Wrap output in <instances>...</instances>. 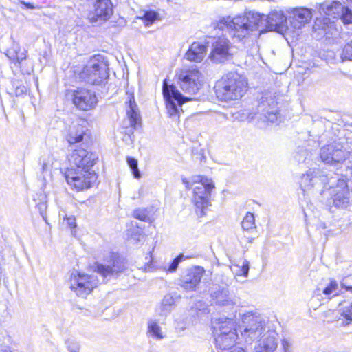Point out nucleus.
<instances>
[{
	"label": "nucleus",
	"mask_w": 352,
	"mask_h": 352,
	"mask_svg": "<svg viewBox=\"0 0 352 352\" xmlns=\"http://www.w3.org/2000/svg\"><path fill=\"white\" fill-rule=\"evenodd\" d=\"M69 160L70 167L65 172L67 183L78 191L90 188L98 177L93 167L98 160V155L80 148L73 151Z\"/></svg>",
	"instance_id": "1"
},
{
	"label": "nucleus",
	"mask_w": 352,
	"mask_h": 352,
	"mask_svg": "<svg viewBox=\"0 0 352 352\" xmlns=\"http://www.w3.org/2000/svg\"><path fill=\"white\" fill-rule=\"evenodd\" d=\"M344 144V138L335 139L320 148V157L324 163L336 167L338 175L350 179L352 177V157Z\"/></svg>",
	"instance_id": "2"
},
{
	"label": "nucleus",
	"mask_w": 352,
	"mask_h": 352,
	"mask_svg": "<svg viewBox=\"0 0 352 352\" xmlns=\"http://www.w3.org/2000/svg\"><path fill=\"white\" fill-rule=\"evenodd\" d=\"M263 23L261 13L256 11L245 12L243 15L234 18H223L218 23L219 28L228 30L234 38L242 41L252 32L259 30V25Z\"/></svg>",
	"instance_id": "3"
},
{
	"label": "nucleus",
	"mask_w": 352,
	"mask_h": 352,
	"mask_svg": "<svg viewBox=\"0 0 352 352\" xmlns=\"http://www.w3.org/2000/svg\"><path fill=\"white\" fill-rule=\"evenodd\" d=\"M187 189L192 188V202L199 217L206 215V210L211 205V192L214 188L213 182L207 177L197 176L188 179H182Z\"/></svg>",
	"instance_id": "4"
},
{
	"label": "nucleus",
	"mask_w": 352,
	"mask_h": 352,
	"mask_svg": "<svg viewBox=\"0 0 352 352\" xmlns=\"http://www.w3.org/2000/svg\"><path fill=\"white\" fill-rule=\"evenodd\" d=\"M248 82L236 72H229L217 80L214 87L217 97L221 101L235 100L245 92Z\"/></svg>",
	"instance_id": "5"
},
{
	"label": "nucleus",
	"mask_w": 352,
	"mask_h": 352,
	"mask_svg": "<svg viewBox=\"0 0 352 352\" xmlns=\"http://www.w3.org/2000/svg\"><path fill=\"white\" fill-rule=\"evenodd\" d=\"M108 59L101 54L90 58L80 73V78L87 83L100 85L105 84L109 76Z\"/></svg>",
	"instance_id": "6"
},
{
	"label": "nucleus",
	"mask_w": 352,
	"mask_h": 352,
	"mask_svg": "<svg viewBox=\"0 0 352 352\" xmlns=\"http://www.w3.org/2000/svg\"><path fill=\"white\" fill-rule=\"evenodd\" d=\"M239 316L242 320L240 326L241 336L247 344H251L258 340L267 331V329H270L261 317L251 311L243 312L239 309Z\"/></svg>",
	"instance_id": "7"
},
{
	"label": "nucleus",
	"mask_w": 352,
	"mask_h": 352,
	"mask_svg": "<svg viewBox=\"0 0 352 352\" xmlns=\"http://www.w3.org/2000/svg\"><path fill=\"white\" fill-rule=\"evenodd\" d=\"M105 263L95 262L90 268L96 272L102 279L101 284H107L116 279L126 269V263L118 254L111 252L104 259Z\"/></svg>",
	"instance_id": "8"
},
{
	"label": "nucleus",
	"mask_w": 352,
	"mask_h": 352,
	"mask_svg": "<svg viewBox=\"0 0 352 352\" xmlns=\"http://www.w3.org/2000/svg\"><path fill=\"white\" fill-rule=\"evenodd\" d=\"M176 77L177 85L185 94H196L201 87L202 74L195 65L177 71Z\"/></svg>",
	"instance_id": "9"
},
{
	"label": "nucleus",
	"mask_w": 352,
	"mask_h": 352,
	"mask_svg": "<svg viewBox=\"0 0 352 352\" xmlns=\"http://www.w3.org/2000/svg\"><path fill=\"white\" fill-rule=\"evenodd\" d=\"M162 94L166 101L168 114L173 120L179 117V107L189 100L190 98L183 96L174 85H168L164 81Z\"/></svg>",
	"instance_id": "10"
},
{
	"label": "nucleus",
	"mask_w": 352,
	"mask_h": 352,
	"mask_svg": "<svg viewBox=\"0 0 352 352\" xmlns=\"http://www.w3.org/2000/svg\"><path fill=\"white\" fill-rule=\"evenodd\" d=\"M352 182V177L338 179V184L336 187L332 188L329 199V204H332L337 208H348L352 205L350 191L348 188V181Z\"/></svg>",
	"instance_id": "11"
},
{
	"label": "nucleus",
	"mask_w": 352,
	"mask_h": 352,
	"mask_svg": "<svg viewBox=\"0 0 352 352\" xmlns=\"http://www.w3.org/2000/svg\"><path fill=\"white\" fill-rule=\"evenodd\" d=\"M113 13L111 0H90L88 18L91 22L102 23L109 20Z\"/></svg>",
	"instance_id": "12"
},
{
	"label": "nucleus",
	"mask_w": 352,
	"mask_h": 352,
	"mask_svg": "<svg viewBox=\"0 0 352 352\" xmlns=\"http://www.w3.org/2000/svg\"><path fill=\"white\" fill-rule=\"evenodd\" d=\"M327 178L318 170H309L301 176L300 186L304 195L321 192L324 188Z\"/></svg>",
	"instance_id": "13"
},
{
	"label": "nucleus",
	"mask_w": 352,
	"mask_h": 352,
	"mask_svg": "<svg viewBox=\"0 0 352 352\" xmlns=\"http://www.w3.org/2000/svg\"><path fill=\"white\" fill-rule=\"evenodd\" d=\"M275 96L271 92H264L259 99L257 106V113L263 116L266 120L274 123L278 120V111Z\"/></svg>",
	"instance_id": "14"
},
{
	"label": "nucleus",
	"mask_w": 352,
	"mask_h": 352,
	"mask_svg": "<svg viewBox=\"0 0 352 352\" xmlns=\"http://www.w3.org/2000/svg\"><path fill=\"white\" fill-rule=\"evenodd\" d=\"M263 23L260 28H265L269 31L282 32L287 28V17L281 10H273L268 15L261 14Z\"/></svg>",
	"instance_id": "15"
},
{
	"label": "nucleus",
	"mask_w": 352,
	"mask_h": 352,
	"mask_svg": "<svg viewBox=\"0 0 352 352\" xmlns=\"http://www.w3.org/2000/svg\"><path fill=\"white\" fill-rule=\"evenodd\" d=\"M73 102L78 109L88 111L96 107L98 98L94 91L80 88L74 91Z\"/></svg>",
	"instance_id": "16"
},
{
	"label": "nucleus",
	"mask_w": 352,
	"mask_h": 352,
	"mask_svg": "<svg viewBox=\"0 0 352 352\" xmlns=\"http://www.w3.org/2000/svg\"><path fill=\"white\" fill-rule=\"evenodd\" d=\"M229 50V40L224 37H218L214 38L212 43V50L209 57L214 63H223L228 60L230 55Z\"/></svg>",
	"instance_id": "17"
},
{
	"label": "nucleus",
	"mask_w": 352,
	"mask_h": 352,
	"mask_svg": "<svg viewBox=\"0 0 352 352\" xmlns=\"http://www.w3.org/2000/svg\"><path fill=\"white\" fill-rule=\"evenodd\" d=\"M237 309H235V313L233 314L232 317H220L219 318L212 319V328L213 333L216 334H228L231 332H237L236 329V321L234 319L237 318L236 313Z\"/></svg>",
	"instance_id": "18"
},
{
	"label": "nucleus",
	"mask_w": 352,
	"mask_h": 352,
	"mask_svg": "<svg viewBox=\"0 0 352 352\" xmlns=\"http://www.w3.org/2000/svg\"><path fill=\"white\" fill-rule=\"evenodd\" d=\"M312 18V12L310 9L306 8H296L290 12L287 21L294 29H301Z\"/></svg>",
	"instance_id": "19"
},
{
	"label": "nucleus",
	"mask_w": 352,
	"mask_h": 352,
	"mask_svg": "<svg viewBox=\"0 0 352 352\" xmlns=\"http://www.w3.org/2000/svg\"><path fill=\"white\" fill-rule=\"evenodd\" d=\"M278 334L275 330L267 329V331L258 340L256 352H274L278 346Z\"/></svg>",
	"instance_id": "20"
},
{
	"label": "nucleus",
	"mask_w": 352,
	"mask_h": 352,
	"mask_svg": "<svg viewBox=\"0 0 352 352\" xmlns=\"http://www.w3.org/2000/svg\"><path fill=\"white\" fill-rule=\"evenodd\" d=\"M87 131L85 126L78 122H73L69 125L65 138L70 146L80 143L84 140Z\"/></svg>",
	"instance_id": "21"
},
{
	"label": "nucleus",
	"mask_w": 352,
	"mask_h": 352,
	"mask_svg": "<svg viewBox=\"0 0 352 352\" xmlns=\"http://www.w3.org/2000/svg\"><path fill=\"white\" fill-rule=\"evenodd\" d=\"M205 274V270L201 266H193L185 270L182 276L181 280L184 284H189L190 286H197Z\"/></svg>",
	"instance_id": "22"
},
{
	"label": "nucleus",
	"mask_w": 352,
	"mask_h": 352,
	"mask_svg": "<svg viewBox=\"0 0 352 352\" xmlns=\"http://www.w3.org/2000/svg\"><path fill=\"white\" fill-rule=\"evenodd\" d=\"M213 336L216 348L221 351L232 348L239 338L237 332H231L227 335L213 333Z\"/></svg>",
	"instance_id": "23"
},
{
	"label": "nucleus",
	"mask_w": 352,
	"mask_h": 352,
	"mask_svg": "<svg viewBox=\"0 0 352 352\" xmlns=\"http://www.w3.org/2000/svg\"><path fill=\"white\" fill-rule=\"evenodd\" d=\"M206 47L198 42H194L185 54L186 58L194 62H201L206 54Z\"/></svg>",
	"instance_id": "24"
},
{
	"label": "nucleus",
	"mask_w": 352,
	"mask_h": 352,
	"mask_svg": "<svg viewBox=\"0 0 352 352\" xmlns=\"http://www.w3.org/2000/svg\"><path fill=\"white\" fill-rule=\"evenodd\" d=\"M210 298L212 302V305H229L230 302L232 304L236 303V302H233L230 298L228 287H219L218 289L215 291L212 290Z\"/></svg>",
	"instance_id": "25"
},
{
	"label": "nucleus",
	"mask_w": 352,
	"mask_h": 352,
	"mask_svg": "<svg viewBox=\"0 0 352 352\" xmlns=\"http://www.w3.org/2000/svg\"><path fill=\"white\" fill-rule=\"evenodd\" d=\"M313 29L315 32L327 36L329 34H333L332 31L335 29V25L329 17L317 18Z\"/></svg>",
	"instance_id": "26"
},
{
	"label": "nucleus",
	"mask_w": 352,
	"mask_h": 352,
	"mask_svg": "<svg viewBox=\"0 0 352 352\" xmlns=\"http://www.w3.org/2000/svg\"><path fill=\"white\" fill-rule=\"evenodd\" d=\"M146 335L155 340H161L166 337L162 327L159 324V321L155 318L148 319Z\"/></svg>",
	"instance_id": "27"
},
{
	"label": "nucleus",
	"mask_w": 352,
	"mask_h": 352,
	"mask_svg": "<svg viewBox=\"0 0 352 352\" xmlns=\"http://www.w3.org/2000/svg\"><path fill=\"white\" fill-rule=\"evenodd\" d=\"M341 290H338V287H317L313 294V300H330L333 297L340 294Z\"/></svg>",
	"instance_id": "28"
},
{
	"label": "nucleus",
	"mask_w": 352,
	"mask_h": 352,
	"mask_svg": "<svg viewBox=\"0 0 352 352\" xmlns=\"http://www.w3.org/2000/svg\"><path fill=\"white\" fill-rule=\"evenodd\" d=\"M327 9L329 11L328 14H330V12L335 13L334 9L338 12L341 11V19L344 24H351L352 23V11L348 7H345L342 5L340 2H333L331 6H327Z\"/></svg>",
	"instance_id": "29"
},
{
	"label": "nucleus",
	"mask_w": 352,
	"mask_h": 352,
	"mask_svg": "<svg viewBox=\"0 0 352 352\" xmlns=\"http://www.w3.org/2000/svg\"><path fill=\"white\" fill-rule=\"evenodd\" d=\"M6 55L12 62L20 65L21 62L27 58V51L25 49L21 51L19 45L14 43L12 47L7 50Z\"/></svg>",
	"instance_id": "30"
},
{
	"label": "nucleus",
	"mask_w": 352,
	"mask_h": 352,
	"mask_svg": "<svg viewBox=\"0 0 352 352\" xmlns=\"http://www.w3.org/2000/svg\"><path fill=\"white\" fill-rule=\"evenodd\" d=\"M210 312V309L207 304L201 300L197 301L190 309L189 314L195 320L200 319L207 316Z\"/></svg>",
	"instance_id": "31"
},
{
	"label": "nucleus",
	"mask_w": 352,
	"mask_h": 352,
	"mask_svg": "<svg viewBox=\"0 0 352 352\" xmlns=\"http://www.w3.org/2000/svg\"><path fill=\"white\" fill-rule=\"evenodd\" d=\"M126 114L129 119L130 125L134 129L140 121V116L137 111V104L135 103L134 97L130 98L129 101L128 107L126 109Z\"/></svg>",
	"instance_id": "32"
},
{
	"label": "nucleus",
	"mask_w": 352,
	"mask_h": 352,
	"mask_svg": "<svg viewBox=\"0 0 352 352\" xmlns=\"http://www.w3.org/2000/svg\"><path fill=\"white\" fill-rule=\"evenodd\" d=\"M78 278H76V275L72 273V276H74V279L76 280L77 285L76 286H86V284L90 283L91 286H94L93 283L96 285L94 282L95 277L93 275H88L86 274L80 273L76 272ZM96 286V285H94Z\"/></svg>",
	"instance_id": "33"
},
{
	"label": "nucleus",
	"mask_w": 352,
	"mask_h": 352,
	"mask_svg": "<svg viewBox=\"0 0 352 352\" xmlns=\"http://www.w3.org/2000/svg\"><path fill=\"white\" fill-rule=\"evenodd\" d=\"M126 162L131 168L133 177L135 179H140L141 177V173L138 169V160L133 157H128L126 158Z\"/></svg>",
	"instance_id": "34"
},
{
	"label": "nucleus",
	"mask_w": 352,
	"mask_h": 352,
	"mask_svg": "<svg viewBox=\"0 0 352 352\" xmlns=\"http://www.w3.org/2000/svg\"><path fill=\"white\" fill-rule=\"evenodd\" d=\"M188 258V256H185L183 253H180L168 265L167 268H165L168 272H174L178 268L179 263L184 259Z\"/></svg>",
	"instance_id": "35"
},
{
	"label": "nucleus",
	"mask_w": 352,
	"mask_h": 352,
	"mask_svg": "<svg viewBox=\"0 0 352 352\" xmlns=\"http://www.w3.org/2000/svg\"><path fill=\"white\" fill-rule=\"evenodd\" d=\"M133 217L144 222H151L149 212L146 209H138L133 212Z\"/></svg>",
	"instance_id": "36"
},
{
	"label": "nucleus",
	"mask_w": 352,
	"mask_h": 352,
	"mask_svg": "<svg viewBox=\"0 0 352 352\" xmlns=\"http://www.w3.org/2000/svg\"><path fill=\"white\" fill-rule=\"evenodd\" d=\"M254 225V216L252 213L248 212L243 218L241 226L243 230H248L252 229Z\"/></svg>",
	"instance_id": "37"
},
{
	"label": "nucleus",
	"mask_w": 352,
	"mask_h": 352,
	"mask_svg": "<svg viewBox=\"0 0 352 352\" xmlns=\"http://www.w3.org/2000/svg\"><path fill=\"white\" fill-rule=\"evenodd\" d=\"M159 14L153 10H149L144 12L142 19L144 21L146 25L153 24L155 21L157 19Z\"/></svg>",
	"instance_id": "38"
},
{
	"label": "nucleus",
	"mask_w": 352,
	"mask_h": 352,
	"mask_svg": "<svg viewBox=\"0 0 352 352\" xmlns=\"http://www.w3.org/2000/svg\"><path fill=\"white\" fill-rule=\"evenodd\" d=\"M309 156V152L303 147H298L296 151L294 158L299 163L305 162Z\"/></svg>",
	"instance_id": "39"
},
{
	"label": "nucleus",
	"mask_w": 352,
	"mask_h": 352,
	"mask_svg": "<svg viewBox=\"0 0 352 352\" xmlns=\"http://www.w3.org/2000/svg\"><path fill=\"white\" fill-rule=\"evenodd\" d=\"M94 287H70L71 291L78 297L85 298Z\"/></svg>",
	"instance_id": "40"
},
{
	"label": "nucleus",
	"mask_w": 352,
	"mask_h": 352,
	"mask_svg": "<svg viewBox=\"0 0 352 352\" xmlns=\"http://www.w3.org/2000/svg\"><path fill=\"white\" fill-rule=\"evenodd\" d=\"M341 58L342 60H352V40L347 43L342 52Z\"/></svg>",
	"instance_id": "41"
},
{
	"label": "nucleus",
	"mask_w": 352,
	"mask_h": 352,
	"mask_svg": "<svg viewBox=\"0 0 352 352\" xmlns=\"http://www.w3.org/2000/svg\"><path fill=\"white\" fill-rule=\"evenodd\" d=\"M172 310L173 309L171 307H169L166 305V303L162 302L161 305L156 308L155 311L158 316L166 318L170 314Z\"/></svg>",
	"instance_id": "42"
},
{
	"label": "nucleus",
	"mask_w": 352,
	"mask_h": 352,
	"mask_svg": "<svg viewBox=\"0 0 352 352\" xmlns=\"http://www.w3.org/2000/svg\"><path fill=\"white\" fill-rule=\"evenodd\" d=\"M39 164L41 166V173L43 174L49 173L50 171L51 164L46 157H41L39 159Z\"/></svg>",
	"instance_id": "43"
},
{
	"label": "nucleus",
	"mask_w": 352,
	"mask_h": 352,
	"mask_svg": "<svg viewBox=\"0 0 352 352\" xmlns=\"http://www.w3.org/2000/svg\"><path fill=\"white\" fill-rule=\"evenodd\" d=\"M129 232L131 238L135 240L137 242H140L144 239V234L142 230H140L138 229H131Z\"/></svg>",
	"instance_id": "44"
},
{
	"label": "nucleus",
	"mask_w": 352,
	"mask_h": 352,
	"mask_svg": "<svg viewBox=\"0 0 352 352\" xmlns=\"http://www.w3.org/2000/svg\"><path fill=\"white\" fill-rule=\"evenodd\" d=\"M36 208H38V210L41 214V216L43 217V219L46 221V210H47V204L46 201H41L36 204Z\"/></svg>",
	"instance_id": "45"
},
{
	"label": "nucleus",
	"mask_w": 352,
	"mask_h": 352,
	"mask_svg": "<svg viewBox=\"0 0 352 352\" xmlns=\"http://www.w3.org/2000/svg\"><path fill=\"white\" fill-rule=\"evenodd\" d=\"M27 93V88L23 85H16L14 90L16 96H23Z\"/></svg>",
	"instance_id": "46"
},
{
	"label": "nucleus",
	"mask_w": 352,
	"mask_h": 352,
	"mask_svg": "<svg viewBox=\"0 0 352 352\" xmlns=\"http://www.w3.org/2000/svg\"><path fill=\"white\" fill-rule=\"evenodd\" d=\"M162 302L166 303V305L171 307V308L173 309L175 305V298L171 295H166Z\"/></svg>",
	"instance_id": "47"
},
{
	"label": "nucleus",
	"mask_w": 352,
	"mask_h": 352,
	"mask_svg": "<svg viewBox=\"0 0 352 352\" xmlns=\"http://www.w3.org/2000/svg\"><path fill=\"white\" fill-rule=\"evenodd\" d=\"M189 323L190 322H188L187 321H184V322L177 321L176 326H175V329H176L177 331L180 332V331H183L186 330L188 328Z\"/></svg>",
	"instance_id": "48"
},
{
	"label": "nucleus",
	"mask_w": 352,
	"mask_h": 352,
	"mask_svg": "<svg viewBox=\"0 0 352 352\" xmlns=\"http://www.w3.org/2000/svg\"><path fill=\"white\" fill-rule=\"evenodd\" d=\"M241 271L243 276H248L249 272V261L247 260L243 261Z\"/></svg>",
	"instance_id": "49"
},
{
	"label": "nucleus",
	"mask_w": 352,
	"mask_h": 352,
	"mask_svg": "<svg viewBox=\"0 0 352 352\" xmlns=\"http://www.w3.org/2000/svg\"><path fill=\"white\" fill-rule=\"evenodd\" d=\"M281 345H282V349H283V352H289V349L290 347V344H289V341H287L285 339H283L282 340Z\"/></svg>",
	"instance_id": "50"
},
{
	"label": "nucleus",
	"mask_w": 352,
	"mask_h": 352,
	"mask_svg": "<svg viewBox=\"0 0 352 352\" xmlns=\"http://www.w3.org/2000/svg\"><path fill=\"white\" fill-rule=\"evenodd\" d=\"M67 224L71 228H75L76 226V219L73 217H69L67 219Z\"/></svg>",
	"instance_id": "51"
},
{
	"label": "nucleus",
	"mask_w": 352,
	"mask_h": 352,
	"mask_svg": "<svg viewBox=\"0 0 352 352\" xmlns=\"http://www.w3.org/2000/svg\"><path fill=\"white\" fill-rule=\"evenodd\" d=\"M21 3L23 4L26 8L28 9H34L35 8V6L34 4L29 3V2H25L24 1H21Z\"/></svg>",
	"instance_id": "52"
},
{
	"label": "nucleus",
	"mask_w": 352,
	"mask_h": 352,
	"mask_svg": "<svg viewBox=\"0 0 352 352\" xmlns=\"http://www.w3.org/2000/svg\"><path fill=\"white\" fill-rule=\"evenodd\" d=\"M0 352H12L8 346L0 348Z\"/></svg>",
	"instance_id": "53"
},
{
	"label": "nucleus",
	"mask_w": 352,
	"mask_h": 352,
	"mask_svg": "<svg viewBox=\"0 0 352 352\" xmlns=\"http://www.w3.org/2000/svg\"><path fill=\"white\" fill-rule=\"evenodd\" d=\"M327 286H333V287H336V286H338V283L336 280H331L329 285Z\"/></svg>",
	"instance_id": "54"
},
{
	"label": "nucleus",
	"mask_w": 352,
	"mask_h": 352,
	"mask_svg": "<svg viewBox=\"0 0 352 352\" xmlns=\"http://www.w3.org/2000/svg\"><path fill=\"white\" fill-rule=\"evenodd\" d=\"M342 289H344L345 291H351L352 292V287H342Z\"/></svg>",
	"instance_id": "55"
},
{
	"label": "nucleus",
	"mask_w": 352,
	"mask_h": 352,
	"mask_svg": "<svg viewBox=\"0 0 352 352\" xmlns=\"http://www.w3.org/2000/svg\"><path fill=\"white\" fill-rule=\"evenodd\" d=\"M340 286L344 287V286H346V285H344V283H342Z\"/></svg>",
	"instance_id": "56"
},
{
	"label": "nucleus",
	"mask_w": 352,
	"mask_h": 352,
	"mask_svg": "<svg viewBox=\"0 0 352 352\" xmlns=\"http://www.w3.org/2000/svg\"><path fill=\"white\" fill-rule=\"evenodd\" d=\"M71 352H76V351H71Z\"/></svg>",
	"instance_id": "57"
},
{
	"label": "nucleus",
	"mask_w": 352,
	"mask_h": 352,
	"mask_svg": "<svg viewBox=\"0 0 352 352\" xmlns=\"http://www.w3.org/2000/svg\"><path fill=\"white\" fill-rule=\"evenodd\" d=\"M351 2H352V0H349Z\"/></svg>",
	"instance_id": "58"
},
{
	"label": "nucleus",
	"mask_w": 352,
	"mask_h": 352,
	"mask_svg": "<svg viewBox=\"0 0 352 352\" xmlns=\"http://www.w3.org/2000/svg\"><path fill=\"white\" fill-rule=\"evenodd\" d=\"M351 201H352V200H351Z\"/></svg>",
	"instance_id": "59"
}]
</instances>
